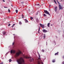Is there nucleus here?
<instances>
[{"mask_svg": "<svg viewBox=\"0 0 64 64\" xmlns=\"http://www.w3.org/2000/svg\"><path fill=\"white\" fill-rule=\"evenodd\" d=\"M42 52H44V50H42Z\"/></svg>", "mask_w": 64, "mask_h": 64, "instance_id": "nucleus-28", "label": "nucleus"}, {"mask_svg": "<svg viewBox=\"0 0 64 64\" xmlns=\"http://www.w3.org/2000/svg\"><path fill=\"white\" fill-rule=\"evenodd\" d=\"M52 62L54 63L55 62V60H53L52 61Z\"/></svg>", "mask_w": 64, "mask_h": 64, "instance_id": "nucleus-15", "label": "nucleus"}, {"mask_svg": "<svg viewBox=\"0 0 64 64\" xmlns=\"http://www.w3.org/2000/svg\"><path fill=\"white\" fill-rule=\"evenodd\" d=\"M14 25H15V24H13V25L12 26V28H13V27H14Z\"/></svg>", "mask_w": 64, "mask_h": 64, "instance_id": "nucleus-24", "label": "nucleus"}, {"mask_svg": "<svg viewBox=\"0 0 64 64\" xmlns=\"http://www.w3.org/2000/svg\"><path fill=\"white\" fill-rule=\"evenodd\" d=\"M62 64H64V62H62Z\"/></svg>", "mask_w": 64, "mask_h": 64, "instance_id": "nucleus-36", "label": "nucleus"}, {"mask_svg": "<svg viewBox=\"0 0 64 64\" xmlns=\"http://www.w3.org/2000/svg\"><path fill=\"white\" fill-rule=\"evenodd\" d=\"M39 29H40V27H39Z\"/></svg>", "mask_w": 64, "mask_h": 64, "instance_id": "nucleus-41", "label": "nucleus"}, {"mask_svg": "<svg viewBox=\"0 0 64 64\" xmlns=\"http://www.w3.org/2000/svg\"><path fill=\"white\" fill-rule=\"evenodd\" d=\"M22 53L20 51H19L18 52H16V57H18L20 55V54H21Z\"/></svg>", "mask_w": 64, "mask_h": 64, "instance_id": "nucleus-2", "label": "nucleus"}, {"mask_svg": "<svg viewBox=\"0 0 64 64\" xmlns=\"http://www.w3.org/2000/svg\"><path fill=\"white\" fill-rule=\"evenodd\" d=\"M44 39L45 38V35H45V34H44Z\"/></svg>", "mask_w": 64, "mask_h": 64, "instance_id": "nucleus-19", "label": "nucleus"}, {"mask_svg": "<svg viewBox=\"0 0 64 64\" xmlns=\"http://www.w3.org/2000/svg\"><path fill=\"white\" fill-rule=\"evenodd\" d=\"M53 25L52 24L51 25V26H52Z\"/></svg>", "mask_w": 64, "mask_h": 64, "instance_id": "nucleus-42", "label": "nucleus"}, {"mask_svg": "<svg viewBox=\"0 0 64 64\" xmlns=\"http://www.w3.org/2000/svg\"><path fill=\"white\" fill-rule=\"evenodd\" d=\"M57 7L56 6V7L54 8V10L55 12H56L57 11Z\"/></svg>", "mask_w": 64, "mask_h": 64, "instance_id": "nucleus-8", "label": "nucleus"}, {"mask_svg": "<svg viewBox=\"0 0 64 64\" xmlns=\"http://www.w3.org/2000/svg\"><path fill=\"white\" fill-rule=\"evenodd\" d=\"M36 21H38V18L36 19Z\"/></svg>", "mask_w": 64, "mask_h": 64, "instance_id": "nucleus-34", "label": "nucleus"}, {"mask_svg": "<svg viewBox=\"0 0 64 64\" xmlns=\"http://www.w3.org/2000/svg\"><path fill=\"white\" fill-rule=\"evenodd\" d=\"M34 60V59H33V58H32L30 60V62H32V61H33Z\"/></svg>", "mask_w": 64, "mask_h": 64, "instance_id": "nucleus-14", "label": "nucleus"}, {"mask_svg": "<svg viewBox=\"0 0 64 64\" xmlns=\"http://www.w3.org/2000/svg\"><path fill=\"white\" fill-rule=\"evenodd\" d=\"M22 4H23L24 3V2H21Z\"/></svg>", "mask_w": 64, "mask_h": 64, "instance_id": "nucleus-31", "label": "nucleus"}, {"mask_svg": "<svg viewBox=\"0 0 64 64\" xmlns=\"http://www.w3.org/2000/svg\"><path fill=\"white\" fill-rule=\"evenodd\" d=\"M12 6H13L12 5Z\"/></svg>", "mask_w": 64, "mask_h": 64, "instance_id": "nucleus-44", "label": "nucleus"}, {"mask_svg": "<svg viewBox=\"0 0 64 64\" xmlns=\"http://www.w3.org/2000/svg\"><path fill=\"white\" fill-rule=\"evenodd\" d=\"M40 26H41L43 29H44V24H40Z\"/></svg>", "mask_w": 64, "mask_h": 64, "instance_id": "nucleus-6", "label": "nucleus"}, {"mask_svg": "<svg viewBox=\"0 0 64 64\" xmlns=\"http://www.w3.org/2000/svg\"><path fill=\"white\" fill-rule=\"evenodd\" d=\"M38 12H37L36 14V15H38Z\"/></svg>", "mask_w": 64, "mask_h": 64, "instance_id": "nucleus-35", "label": "nucleus"}, {"mask_svg": "<svg viewBox=\"0 0 64 64\" xmlns=\"http://www.w3.org/2000/svg\"><path fill=\"white\" fill-rule=\"evenodd\" d=\"M16 52L15 50H10V53L12 54V53L14 54Z\"/></svg>", "mask_w": 64, "mask_h": 64, "instance_id": "nucleus-5", "label": "nucleus"}, {"mask_svg": "<svg viewBox=\"0 0 64 64\" xmlns=\"http://www.w3.org/2000/svg\"><path fill=\"white\" fill-rule=\"evenodd\" d=\"M58 54V52L56 53L55 54V55H57Z\"/></svg>", "mask_w": 64, "mask_h": 64, "instance_id": "nucleus-17", "label": "nucleus"}, {"mask_svg": "<svg viewBox=\"0 0 64 64\" xmlns=\"http://www.w3.org/2000/svg\"><path fill=\"white\" fill-rule=\"evenodd\" d=\"M9 62H10L11 61H12V60L11 59H10L9 60Z\"/></svg>", "mask_w": 64, "mask_h": 64, "instance_id": "nucleus-22", "label": "nucleus"}, {"mask_svg": "<svg viewBox=\"0 0 64 64\" xmlns=\"http://www.w3.org/2000/svg\"><path fill=\"white\" fill-rule=\"evenodd\" d=\"M4 8H7V7H6V6H4Z\"/></svg>", "mask_w": 64, "mask_h": 64, "instance_id": "nucleus-33", "label": "nucleus"}, {"mask_svg": "<svg viewBox=\"0 0 64 64\" xmlns=\"http://www.w3.org/2000/svg\"><path fill=\"white\" fill-rule=\"evenodd\" d=\"M10 26V24L8 25V26Z\"/></svg>", "mask_w": 64, "mask_h": 64, "instance_id": "nucleus-32", "label": "nucleus"}, {"mask_svg": "<svg viewBox=\"0 0 64 64\" xmlns=\"http://www.w3.org/2000/svg\"><path fill=\"white\" fill-rule=\"evenodd\" d=\"M17 62L18 64H25L24 60L22 58H20V59L17 60Z\"/></svg>", "mask_w": 64, "mask_h": 64, "instance_id": "nucleus-1", "label": "nucleus"}, {"mask_svg": "<svg viewBox=\"0 0 64 64\" xmlns=\"http://www.w3.org/2000/svg\"><path fill=\"white\" fill-rule=\"evenodd\" d=\"M40 28L38 29V33H40V32H39V31H40Z\"/></svg>", "mask_w": 64, "mask_h": 64, "instance_id": "nucleus-23", "label": "nucleus"}, {"mask_svg": "<svg viewBox=\"0 0 64 64\" xmlns=\"http://www.w3.org/2000/svg\"><path fill=\"white\" fill-rule=\"evenodd\" d=\"M38 64H40V62H38Z\"/></svg>", "mask_w": 64, "mask_h": 64, "instance_id": "nucleus-40", "label": "nucleus"}, {"mask_svg": "<svg viewBox=\"0 0 64 64\" xmlns=\"http://www.w3.org/2000/svg\"><path fill=\"white\" fill-rule=\"evenodd\" d=\"M30 19L31 20H32V19H33V18L32 17H31Z\"/></svg>", "mask_w": 64, "mask_h": 64, "instance_id": "nucleus-27", "label": "nucleus"}, {"mask_svg": "<svg viewBox=\"0 0 64 64\" xmlns=\"http://www.w3.org/2000/svg\"><path fill=\"white\" fill-rule=\"evenodd\" d=\"M35 5H36V6H39V4H35Z\"/></svg>", "mask_w": 64, "mask_h": 64, "instance_id": "nucleus-25", "label": "nucleus"}, {"mask_svg": "<svg viewBox=\"0 0 64 64\" xmlns=\"http://www.w3.org/2000/svg\"><path fill=\"white\" fill-rule=\"evenodd\" d=\"M54 2H55V3L56 4H57L56 3V1H55V0H54Z\"/></svg>", "mask_w": 64, "mask_h": 64, "instance_id": "nucleus-29", "label": "nucleus"}, {"mask_svg": "<svg viewBox=\"0 0 64 64\" xmlns=\"http://www.w3.org/2000/svg\"><path fill=\"white\" fill-rule=\"evenodd\" d=\"M22 18H24V15H23V14H22Z\"/></svg>", "mask_w": 64, "mask_h": 64, "instance_id": "nucleus-21", "label": "nucleus"}, {"mask_svg": "<svg viewBox=\"0 0 64 64\" xmlns=\"http://www.w3.org/2000/svg\"><path fill=\"white\" fill-rule=\"evenodd\" d=\"M24 57L25 58H31L30 57H28L27 56H24Z\"/></svg>", "mask_w": 64, "mask_h": 64, "instance_id": "nucleus-7", "label": "nucleus"}, {"mask_svg": "<svg viewBox=\"0 0 64 64\" xmlns=\"http://www.w3.org/2000/svg\"><path fill=\"white\" fill-rule=\"evenodd\" d=\"M43 32H44V33H46V32H47V30L45 29L43 30Z\"/></svg>", "mask_w": 64, "mask_h": 64, "instance_id": "nucleus-9", "label": "nucleus"}, {"mask_svg": "<svg viewBox=\"0 0 64 64\" xmlns=\"http://www.w3.org/2000/svg\"><path fill=\"white\" fill-rule=\"evenodd\" d=\"M16 13H18V10H16Z\"/></svg>", "mask_w": 64, "mask_h": 64, "instance_id": "nucleus-20", "label": "nucleus"}, {"mask_svg": "<svg viewBox=\"0 0 64 64\" xmlns=\"http://www.w3.org/2000/svg\"><path fill=\"white\" fill-rule=\"evenodd\" d=\"M24 20L25 21V22L26 23H28V21L27 20L25 19Z\"/></svg>", "mask_w": 64, "mask_h": 64, "instance_id": "nucleus-11", "label": "nucleus"}, {"mask_svg": "<svg viewBox=\"0 0 64 64\" xmlns=\"http://www.w3.org/2000/svg\"><path fill=\"white\" fill-rule=\"evenodd\" d=\"M38 57H39V58L38 59H37V60H39V59H40V60H41V58H40V54H39L38 55Z\"/></svg>", "mask_w": 64, "mask_h": 64, "instance_id": "nucleus-10", "label": "nucleus"}, {"mask_svg": "<svg viewBox=\"0 0 64 64\" xmlns=\"http://www.w3.org/2000/svg\"><path fill=\"white\" fill-rule=\"evenodd\" d=\"M3 64V62H0V64Z\"/></svg>", "mask_w": 64, "mask_h": 64, "instance_id": "nucleus-26", "label": "nucleus"}, {"mask_svg": "<svg viewBox=\"0 0 64 64\" xmlns=\"http://www.w3.org/2000/svg\"><path fill=\"white\" fill-rule=\"evenodd\" d=\"M63 58L64 59V56H63Z\"/></svg>", "mask_w": 64, "mask_h": 64, "instance_id": "nucleus-43", "label": "nucleus"}, {"mask_svg": "<svg viewBox=\"0 0 64 64\" xmlns=\"http://www.w3.org/2000/svg\"><path fill=\"white\" fill-rule=\"evenodd\" d=\"M3 2H5V1L4 0H3Z\"/></svg>", "mask_w": 64, "mask_h": 64, "instance_id": "nucleus-39", "label": "nucleus"}, {"mask_svg": "<svg viewBox=\"0 0 64 64\" xmlns=\"http://www.w3.org/2000/svg\"><path fill=\"white\" fill-rule=\"evenodd\" d=\"M57 2L59 4V10L61 9V10H62L63 9V7L61 6L60 5V4L59 3V2H58V0H57Z\"/></svg>", "mask_w": 64, "mask_h": 64, "instance_id": "nucleus-3", "label": "nucleus"}, {"mask_svg": "<svg viewBox=\"0 0 64 64\" xmlns=\"http://www.w3.org/2000/svg\"><path fill=\"white\" fill-rule=\"evenodd\" d=\"M49 7H51V5H49Z\"/></svg>", "mask_w": 64, "mask_h": 64, "instance_id": "nucleus-38", "label": "nucleus"}, {"mask_svg": "<svg viewBox=\"0 0 64 64\" xmlns=\"http://www.w3.org/2000/svg\"><path fill=\"white\" fill-rule=\"evenodd\" d=\"M43 16H44V17H45L46 16H46V14H43Z\"/></svg>", "mask_w": 64, "mask_h": 64, "instance_id": "nucleus-18", "label": "nucleus"}, {"mask_svg": "<svg viewBox=\"0 0 64 64\" xmlns=\"http://www.w3.org/2000/svg\"><path fill=\"white\" fill-rule=\"evenodd\" d=\"M50 23H48V27H50Z\"/></svg>", "mask_w": 64, "mask_h": 64, "instance_id": "nucleus-12", "label": "nucleus"}, {"mask_svg": "<svg viewBox=\"0 0 64 64\" xmlns=\"http://www.w3.org/2000/svg\"><path fill=\"white\" fill-rule=\"evenodd\" d=\"M19 24H20V25H22V22H19Z\"/></svg>", "mask_w": 64, "mask_h": 64, "instance_id": "nucleus-13", "label": "nucleus"}, {"mask_svg": "<svg viewBox=\"0 0 64 64\" xmlns=\"http://www.w3.org/2000/svg\"><path fill=\"white\" fill-rule=\"evenodd\" d=\"M3 35H5V34H6V32H3Z\"/></svg>", "mask_w": 64, "mask_h": 64, "instance_id": "nucleus-16", "label": "nucleus"}, {"mask_svg": "<svg viewBox=\"0 0 64 64\" xmlns=\"http://www.w3.org/2000/svg\"><path fill=\"white\" fill-rule=\"evenodd\" d=\"M47 43V42H46Z\"/></svg>", "mask_w": 64, "mask_h": 64, "instance_id": "nucleus-45", "label": "nucleus"}, {"mask_svg": "<svg viewBox=\"0 0 64 64\" xmlns=\"http://www.w3.org/2000/svg\"><path fill=\"white\" fill-rule=\"evenodd\" d=\"M14 42L12 43V45H14Z\"/></svg>", "mask_w": 64, "mask_h": 64, "instance_id": "nucleus-37", "label": "nucleus"}, {"mask_svg": "<svg viewBox=\"0 0 64 64\" xmlns=\"http://www.w3.org/2000/svg\"><path fill=\"white\" fill-rule=\"evenodd\" d=\"M14 35H15V34H14Z\"/></svg>", "mask_w": 64, "mask_h": 64, "instance_id": "nucleus-46", "label": "nucleus"}, {"mask_svg": "<svg viewBox=\"0 0 64 64\" xmlns=\"http://www.w3.org/2000/svg\"><path fill=\"white\" fill-rule=\"evenodd\" d=\"M44 12L46 14H48L50 16V14H49V12H48L47 10H44Z\"/></svg>", "mask_w": 64, "mask_h": 64, "instance_id": "nucleus-4", "label": "nucleus"}, {"mask_svg": "<svg viewBox=\"0 0 64 64\" xmlns=\"http://www.w3.org/2000/svg\"><path fill=\"white\" fill-rule=\"evenodd\" d=\"M8 12L10 13V10H9V9H8Z\"/></svg>", "mask_w": 64, "mask_h": 64, "instance_id": "nucleus-30", "label": "nucleus"}]
</instances>
